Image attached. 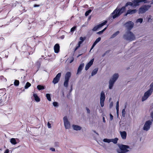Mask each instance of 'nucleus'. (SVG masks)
I'll use <instances>...</instances> for the list:
<instances>
[{
  "instance_id": "obj_1",
  "label": "nucleus",
  "mask_w": 153,
  "mask_h": 153,
  "mask_svg": "<svg viewBox=\"0 0 153 153\" xmlns=\"http://www.w3.org/2000/svg\"><path fill=\"white\" fill-rule=\"evenodd\" d=\"M118 7L119 6H118L117 8L111 13L110 16L108 18L109 19H110L112 18L113 19H114L119 16L126 10V7L125 6L120 8H118Z\"/></svg>"
},
{
  "instance_id": "obj_2",
  "label": "nucleus",
  "mask_w": 153,
  "mask_h": 153,
  "mask_svg": "<svg viewBox=\"0 0 153 153\" xmlns=\"http://www.w3.org/2000/svg\"><path fill=\"white\" fill-rule=\"evenodd\" d=\"M118 7L119 6H118L117 8L111 13L110 16L108 18L109 19H110L112 18L113 19H114L119 16L126 10V7L125 6L120 8H118Z\"/></svg>"
},
{
  "instance_id": "obj_3",
  "label": "nucleus",
  "mask_w": 153,
  "mask_h": 153,
  "mask_svg": "<svg viewBox=\"0 0 153 153\" xmlns=\"http://www.w3.org/2000/svg\"><path fill=\"white\" fill-rule=\"evenodd\" d=\"M123 38L125 40L129 41H132L135 39L134 35L130 31H126L123 36Z\"/></svg>"
},
{
  "instance_id": "obj_4",
  "label": "nucleus",
  "mask_w": 153,
  "mask_h": 153,
  "mask_svg": "<svg viewBox=\"0 0 153 153\" xmlns=\"http://www.w3.org/2000/svg\"><path fill=\"white\" fill-rule=\"evenodd\" d=\"M119 147V149L117 151L118 153H126L129 151L128 149H131L128 145L121 144Z\"/></svg>"
},
{
  "instance_id": "obj_5",
  "label": "nucleus",
  "mask_w": 153,
  "mask_h": 153,
  "mask_svg": "<svg viewBox=\"0 0 153 153\" xmlns=\"http://www.w3.org/2000/svg\"><path fill=\"white\" fill-rule=\"evenodd\" d=\"M119 77V75L117 74H115L112 76V78L110 79L109 82V88L111 89L113 86L114 84L117 79Z\"/></svg>"
},
{
  "instance_id": "obj_6",
  "label": "nucleus",
  "mask_w": 153,
  "mask_h": 153,
  "mask_svg": "<svg viewBox=\"0 0 153 153\" xmlns=\"http://www.w3.org/2000/svg\"><path fill=\"white\" fill-rule=\"evenodd\" d=\"M151 7V6L149 5H144L142 6L139 9L138 13L139 14H142L145 13Z\"/></svg>"
},
{
  "instance_id": "obj_7",
  "label": "nucleus",
  "mask_w": 153,
  "mask_h": 153,
  "mask_svg": "<svg viewBox=\"0 0 153 153\" xmlns=\"http://www.w3.org/2000/svg\"><path fill=\"white\" fill-rule=\"evenodd\" d=\"M152 120L146 121L143 127V130L145 131H148L150 128V126L152 124Z\"/></svg>"
},
{
  "instance_id": "obj_8",
  "label": "nucleus",
  "mask_w": 153,
  "mask_h": 153,
  "mask_svg": "<svg viewBox=\"0 0 153 153\" xmlns=\"http://www.w3.org/2000/svg\"><path fill=\"white\" fill-rule=\"evenodd\" d=\"M134 25L133 22L128 21L124 24V26L128 31H130L134 27Z\"/></svg>"
},
{
  "instance_id": "obj_9",
  "label": "nucleus",
  "mask_w": 153,
  "mask_h": 153,
  "mask_svg": "<svg viewBox=\"0 0 153 153\" xmlns=\"http://www.w3.org/2000/svg\"><path fill=\"white\" fill-rule=\"evenodd\" d=\"M107 23V20H105L102 23L100 24L94 26L92 29V30L93 31H96L98 29L102 27Z\"/></svg>"
},
{
  "instance_id": "obj_10",
  "label": "nucleus",
  "mask_w": 153,
  "mask_h": 153,
  "mask_svg": "<svg viewBox=\"0 0 153 153\" xmlns=\"http://www.w3.org/2000/svg\"><path fill=\"white\" fill-rule=\"evenodd\" d=\"M105 99V93L103 91H101L100 94V104L102 107L104 106V102Z\"/></svg>"
},
{
  "instance_id": "obj_11",
  "label": "nucleus",
  "mask_w": 153,
  "mask_h": 153,
  "mask_svg": "<svg viewBox=\"0 0 153 153\" xmlns=\"http://www.w3.org/2000/svg\"><path fill=\"white\" fill-rule=\"evenodd\" d=\"M152 93V92L149 90L145 92L142 98V101H144L146 100L151 95Z\"/></svg>"
},
{
  "instance_id": "obj_12",
  "label": "nucleus",
  "mask_w": 153,
  "mask_h": 153,
  "mask_svg": "<svg viewBox=\"0 0 153 153\" xmlns=\"http://www.w3.org/2000/svg\"><path fill=\"white\" fill-rule=\"evenodd\" d=\"M147 0H133L132 2L134 4V5L137 6L139 5V3L140 2H144L145 3H149L150 2L149 1H147Z\"/></svg>"
},
{
  "instance_id": "obj_13",
  "label": "nucleus",
  "mask_w": 153,
  "mask_h": 153,
  "mask_svg": "<svg viewBox=\"0 0 153 153\" xmlns=\"http://www.w3.org/2000/svg\"><path fill=\"white\" fill-rule=\"evenodd\" d=\"M61 76V73H58L56 77L53 79L52 82L54 84H56L57 83L59 80Z\"/></svg>"
},
{
  "instance_id": "obj_14",
  "label": "nucleus",
  "mask_w": 153,
  "mask_h": 153,
  "mask_svg": "<svg viewBox=\"0 0 153 153\" xmlns=\"http://www.w3.org/2000/svg\"><path fill=\"white\" fill-rule=\"evenodd\" d=\"M94 61V59H93L91 60L86 65L85 67V70H87L93 64V62Z\"/></svg>"
},
{
  "instance_id": "obj_15",
  "label": "nucleus",
  "mask_w": 153,
  "mask_h": 153,
  "mask_svg": "<svg viewBox=\"0 0 153 153\" xmlns=\"http://www.w3.org/2000/svg\"><path fill=\"white\" fill-rule=\"evenodd\" d=\"M59 1V0H47V3L48 4H57Z\"/></svg>"
},
{
  "instance_id": "obj_16",
  "label": "nucleus",
  "mask_w": 153,
  "mask_h": 153,
  "mask_svg": "<svg viewBox=\"0 0 153 153\" xmlns=\"http://www.w3.org/2000/svg\"><path fill=\"white\" fill-rule=\"evenodd\" d=\"M60 47L58 44H56L54 47V49L55 53H58L59 51Z\"/></svg>"
},
{
  "instance_id": "obj_17",
  "label": "nucleus",
  "mask_w": 153,
  "mask_h": 153,
  "mask_svg": "<svg viewBox=\"0 0 153 153\" xmlns=\"http://www.w3.org/2000/svg\"><path fill=\"white\" fill-rule=\"evenodd\" d=\"M72 127L74 130L76 131H79L82 129V127L81 126L74 124L72 125Z\"/></svg>"
},
{
  "instance_id": "obj_18",
  "label": "nucleus",
  "mask_w": 153,
  "mask_h": 153,
  "mask_svg": "<svg viewBox=\"0 0 153 153\" xmlns=\"http://www.w3.org/2000/svg\"><path fill=\"white\" fill-rule=\"evenodd\" d=\"M84 63H82L79 65L77 70V74H78L81 72L84 67Z\"/></svg>"
},
{
  "instance_id": "obj_19",
  "label": "nucleus",
  "mask_w": 153,
  "mask_h": 153,
  "mask_svg": "<svg viewBox=\"0 0 153 153\" xmlns=\"http://www.w3.org/2000/svg\"><path fill=\"white\" fill-rule=\"evenodd\" d=\"M120 134L123 139H125L126 138L127 134L126 131H120Z\"/></svg>"
},
{
  "instance_id": "obj_20",
  "label": "nucleus",
  "mask_w": 153,
  "mask_h": 153,
  "mask_svg": "<svg viewBox=\"0 0 153 153\" xmlns=\"http://www.w3.org/2000/svg\"><path fill=\"white\" fill-rule=\"evenodd\" d=\"M128 14H132L135 13L137 11V10L136 9L128 10H127Z\"/></svg>"
},
{
  "instance_id": "obj_21",
  "label": "nucleus",
  "mask_w": 153,
  "mask_h": 153,
  "mask_svg": "<svg viewBox=\"0 0 153 153\" xmlns=\"http://www.w3.org/2000/svg\"><path fill=\"white\" fill-rule=\"evenodd\" d=\"M33 96L34 97L35 100L37 102H39L40 101V99L39 98L37 95L35 94H34L33 95Z\"/></svg>"
},
{
  "instance_id": "obj_22",
  "label": "nucleus",
  "mask_w": 153,
  "mask_h": 153,
  "mask_svg": "<svg viewBox=\"0 0 153 153\" xmlns=\"http://www.w3.org/2000/svg\"><path fill=\"white\" fill-rule=\"evenodd\" d=\"M64 125L66 129H67V117L65 116L63 118Z\"/></svg>"
},
{
  "instance_id": "obj_23",
  "label": "nucleus",
  "mask_w": 153,
  "mask_h": 153,
  "mask_svg": "<svg viewBox=\"0 0 153 153\" xmlns=\"http://www.w3.org/2000/svg\"><path fill=\"white\" fill-rule=\"evenodd\" d=\"M98 71V68H95L92 72L91 76H92L95 75L97 73Z\"/></svg>"
},
{
  "instance_id": "obj_24",
  "label": "nucleus",
  "mask_w": 153,
  "mask_h": 153,
  "mask_svg": "<svg viewBox=\"0 0 153 153\" xmlns=\"http://www.w3.org/2000/svg\"><path fill=\"white\" fill-rule=\"evenodd\" d=\"M134 3L133 2V3L130 2H128L125 4V6H124L126 7H127L128 5L131 6L133 7L134 6H135L134 5Z\"/></svg>"
},
{
  "instance_id": "obj_25",
  "label": "nucleus",
  "mask_w": 153,
  "mask_h": 153,
  "mask_svg": "<svg viewBox=\"0 0 153 153\" xmlns=\"http://www.w3.org/2000/svg\"><path fill=\"white\" fill-rule=\"evenodd\" d=\"M37 88L38 90H40L45 89V86L41 85H37Z\"/></svg>"
},
{
  "instance_id": "obj_26",
  "label": "nucleus",
  "mask_w": 153,
  "mask_h": 153,
  "mask_svg": "<svg viewBox=\"0 0 153 153\" xmlns=\"http://www.w3.org/2000/svg\"><path fill=\"white\" fill-rule=\"evenodd\" d=\"M42 58H40L38 60L36 63V65H37L39 67L41 65V62H42Z\"/></svg>"
},
{
  "instance_id": "obj_27",
  "label": "nucleus",
  "mask_w": 153,
  "mask_h": 153,
  "mask_svg": "<svg viewBox=\"0 0 153 153\" xmlns=\"http://www.w3.org/2000/svg\"><path fill=\"white\" fill-rule=\"evenodd\" d=\"M64 86L66 87H67V73L65 74Z\"/></svg>"
},
{
  "instance_id": "obj_28",
  "label": "nucleus",
  "mask_w": 153,
  "mask_h": 153,
  "mask_svg": "<svg viewBox=\"0 0 153 153\" xmlns=\"http://www.w3.org/2000/svg\"><path fill=\"white\" fill-rule=\"evenodd\" d=\"M10 142L11 143L14 145L16 144L17 142L15 138H12L10 139Z\"/></svg>"
},
{
  "instance_id": "obj_29",
  "label": "nucleus",
  "mask_w": 153,
  "mask_h": 153,
  "mask_svg": "<svg viewBox=\"0 0 153 153\" xmlns=\"http://www.w3.org/2000/svg\"><path fill=\"white\" fill-rule=\"evenodd\" d=\"M120 33L119 31H117L111 35V38H114L116 37Z\"/></svg>"
},
{
  "instance_id": "obj_30",
  "label": "nucleus",
  "mask_w": 153,
  "mask_h": 153,
  "mask_svg": "<svg viewBox=\"0 0 153 153\" xmlns=\"http://www.w3.org/2000/svg\"><path fill=\"white\" fill-rule=\"evenodd\" d=\"M118 139L116 138L114 139H111V142H112L114 144H116L117 142Z\"/></svg>"
},
{
  "instance_id": "obj_31",
  "label": "nucleus",
  "mask_w": 153,
  "mask_h": 153,
  "mask_svg": "<svg viewBox=\"0 0 153 153\" xmlns=\"http://www.w3.org/2000/svg\"><path fill=\"white\" fill-rule=\"evenodd\" d=\"M46 97H47L48 100L50 101H51V95L49 94H47L46 95Z\"/></svg>"
},
{
  "instance_id": "obj_32",
  "label": "nucleus",
  "mask_w": 153,
  "mask_h": 153,
  "mask_svg": "<svg viewBox=\"0 0 153 153\" xmlns=\"http://www.w3.org/2000/svg\"><path fill=\"white\" fill-rule=\"evenodd\" d=\"M31 85L30 83L28 82H27L26 83L25 86V88L26 89H27L29 87H30L31 86Z\"/></svg>"
},
{
  "instance_id": "obj_33",
  "label": "nucleus",
  "mask_w": 153,
  "mask_h": 153,
  "mask_svg": "<svg viewBox=\"0 0 153 153\" xmlns=\"http://www.w3.org/2000/svg\"><path fill=\"white\" fill-rule=\"evenodd\" d=\"M153 92V82L149 86V90Z\"/></svg>"
},
{
  "instance_id": "obj_34",
  "label": "nucleus",
  "mask_w": 153,
  "mask_h": 153,
  "mask_svg": "<svg viewBox=\"0 0 153 153\" xmlns=\"http://www.w3.org/2000/svg\"><path fill=\"white\" fill-rule=\"evenodd\" d=\"M91 11L92 10L91 9L88 10L85 12V16H88L89 15V14L91 13Z\"/></svg>"
},
{
  "instance_id": "obj_35",
  "label": "nucleus",
  "mask_w": 153,
  "mask_h": 153,
  "mask_svg": "<svg viewBox=\"0 0 153 153\" xmlns=\"http://www.w3.org/2000/svg\"><path fill=\"white\" fill-rule=\"evenodd\" d=\"M103 141L106 143H109L111 142V139L105 138L103 140Z\"/></svg>"
},
{
  "instance_id": "obj_36",
  "label": "nucleus",
  "mask_w": 153,
  "mask_h": 153,
  "mask_svg": "<svg viewBox=\"0 0 153 153\" xmlns=\"http://www.w3.org/2000/svg\"><path fill=\"white\" fill-rule=\"evenodd\" d=\"M76 26H74L72 27L71 29V32L72 33H73L74 31L76 29Z\"/></svg>"
},
{
  "instance_id": "obj_37",
  "label": "nucleus",
  "mask_w": 153,
  "mask_h": 153,
  "mask_svg": "<svg viewBox=\"0 0 153 153\" xmlns=\"http://www.w3.org/2000/svg\"><path fill=\"white\" fill-rule=\"evenodd\" d=\"M119 101H118L116 103V109L117 110V114L118 113V112L119 111Z\"/></svg>"
},
{
  "instance_id": "obj_38",
  "label": "nucleus",
  "mask_w": 153,
  "mask_h": 153,
  "mask_svg": "<svg viewBox=\"0 0 153 153\" xmlns=\"http://www.w3.org/2000/svg\"><path fill=\"white\" fill-rule=\"evenodd\" d=\"M19 83V81L18 80H15L14 82V85L16 86H18Z\"/></svg>"
},
{
  "instance_id": "obj_39",
  "label": "nucleus",
  "mask_w": 153,
  "mask_h": 153,
  "mask_svg": "<svg viewBox=\"0 0 153 153\" xmlns=\"http://www.w3.org/2000/svg\"><path fill=\"white\" fill-rule=\"evenodd\" d=\"M101 38L100 37H99L94 42L97 44L98 42H99L101 40Z\"/></svg>"
},
{
  "instance_id": "obj_40",
  "label": "nucleus",
  "mask_w": 153,
  "mask_h": 153,
  "mask_svg": "<svg viewBox=\"0 0 153 153\" xmlns=\"http://www.w3.org/2000/svg\"><path fill=\"white\" fill-rule=\"evenodd\" d=\"M143 21V19L142 18H139L138 19L137 21L136 22H140V23H142Z\"/></svg>"
},
{
  "instance_id": "obj_41",
  "label": "nucleus",
  "mask_w": 153,
  "mask_h": 153,
  "mask_svg": "<svg viewBox=\"0 0 153 153\" xmlns=\"http://www.w3.org/2000/svg\"><path fill=\"white\" fill-rule=\"evenodd\" d=\"M0 79H1L4 81H6L7 80L6 78H4L3 76H0Z\"/></svg>"
},
{
  "instance_id": "obj_42",
  "label": "nucleus",
  "mask_w": 153,
  "mask_h": 153,
  "mask_svg": "<svg viewBox=\"0 0 153 153\" xmlns=\"http://www.w3.org/2000/svg\"><path fill=\"white\" fill-rule=\"evenodd\" d=\"M71 76V73L70 72H68V81Z\"/></svg>"
},
{
  "instance_id": "obj_43",
  "label": "nucleus",
  "mask_w": 153,
  "mask_h": 153,
  "mask_svg": "<svg viewBox=\"0 0 153 153\" xmlns=\"http://www.w3.org/2000/svg\"><path fill=\"white\" fill-rule=\"evenodd\" d=\"M126 113L125 108H124L123 109L122 111V116L123 117H125Z\"/></svg>"
},
{
  "instance_id": "obj_44",
  "label": "nucleus",
  "mask_w": 153,
  "mask_h": 153,
  "mask_svg": "<svg viewBox=\"0 0 153 153\" xmlns=\"http://www.w3.org/2000/svg\"><path fill=\"white\" fill-rule=\"evenodd\" d=\"M53 105L55 107H58V103L56 102H53Z\"/></svg>"
},
{
  "instance_id": "obj_45",
  "label": "nucleus",
  "mask_w": 153,
  "mask_h": 153,
  "mask_svg": "<svg viewBox=\"0 0 153 153\" xmlns=\"http://www.w3.org/2000/svg\"><path fill=\"white\" fill-rule=\"evenodd\" d=\"M59 143L58 142H55L54 143V146L55 147H58L59 146Z\"/></svg>"
},
{
  "instance_id": "obj_46",
  "label": "nucleus",
  "mask_w": 153,
  "mask_h": 153,
  "mask_svg": "<svg viewBox=\"0 0 153 153\" xmlns=\"http://www.w3.org/2000/svg\"><path fill=\"white\" fill-rule=\"evenodd\" d=\"M86 37H80L79 39L81 40V42H83L86 39Z\"/></svg>"
},
{
  "instance_id": "obj_47",
  "label": "nucleus",
  "mask_w": 153,
  "mask_h": 153,
  "mask_svg": "<svg viewBox=\"0 0 153 153\" xmlns=\"http://www.w3.org/2000/svg\"><path fill=\"white\" fill-rule=\"evenodd\" d=\"M80 45L78 43V45L74 49V51H76L80 47Z\"/></svg>"
},
{
  "instance_id": "obj_48",
  "label": "nucleus",
  "mask_w": 153,
  "mask_h": 153,
  "mask_svg": "<svg viewBox=\"0 0 153 153\" xmlns=\"http://www.w3.org/2000/svg\"><path fill=\"white\" fill-rule=\"evenodd\" d=\"M110 119L111 120H113V116L111 114H110Z\"/></svg>"
},
{
  "instance_id": "obj_49",
  "label": "nucleus",
  "mask_w": 153,
  "mask_h": 153,
  "mask_svg": "<svg viewBox=\"0 0 153 153\" xmlns=\"http://www.w3.org/2000/svg\"><path fill=\"white\" fill-rule=\"evenodd\" d=\"M86 109L87 111V113L89 114L90 113V111L89 109L87 107H86Z\"/></svg>"
},
{
  "instance_id": "obj_50",
  "label": "nucleus",
  "mask_w": 153,
  "mask_h": 153,
  "mask_svg": "<svg viewBox=\"0 0 153 153\" xmlns=\"http://www.w3.org/2000/svg\"><path fill=\"white\" fill-rule=\"evenodd\" d=\"M47 126H48V127L49 128H51V124L49 123V122H48V123Z\"/></svg>"
},
{
  "instance_id": "obj_51",
  "label": "nucleus",
  "mask_w": 153,
  "mask_h": 153,
  "mask_svg": "<svg viewBox=\"0 0 153 153\" xmlns=\"http://www.w3.org/2000/svg\"><path fill=\"white\" fill-rule=\"evenodd\" d=\"M103 33V32L102 30L101 31H100L98 32H97V33L98 34H102Z\"/></svg>"
},
{
  "instance_id": "obj_52",
  "label": "nucleus",
  "mask_w": 153,
  "mask_h": 153,
  "mask_svg": "<svg viewBox=\"0 0 153 153\" xmlns=\"http://www.w3.org/2000/svg\"><path fill=\"white\" fill-rule=\"evenodd\" d=\"M50 149L51 151L53 152H54L55 151V149L53 148H51Z\"/></svg>"
},
{
  "instance_id": "obj_53",
  "label": "nucleus",
  "mask_w": 153,
  "mask_h": 153,
  "mask_svg": "<svg viewBox=\"0 0 153 153\" xmlns=\"http://www.w3.org/2000/svg\"><path fill=\"white\" fill-rule=\"evenodd\" d=\"M74 60V57H72L71 58V60H70V61L69 62L70 63H72L73 61Z\"/></svg>"
},
{
  "instance_id": "obj_54",
  "label": "nucleus",
  "mask_w": 153,
  "mask_h": 153,
  "mask_svg": "<svg viewBox=\"0 0 153 153\" xmlns=\"http://www.w3.org/2000/svg\"><path fill=\"white\" fill-rule=\"evenodd\" d=\"M108 27V26H107L106 27H105L103 29L102 31L103 32L107 28V27Z\"/></svg>"
},
{
  "instance_id": "obj_55",
  "label": "nucleus",
  "mask_w": 153,
  "mask_h": 153,
  "mask_svg": "<svg viewBox=\"0 0 153 153\" xmlns=\"http://www.w3.org/2000/svg\"><path fill=\"white\" fill-rule=\"evenodd\" d=\"M108 27V26H107L106 27H105L103 29L102 31L103 32L107 28V27Z\"/></svg>"
},
{
  "instance_id": "obj_56",
  "label": "nucleus",
  "mask_w": 153,
  "mask_h": 153,
  "mask_svg": "<svg viewBox=\"0 0 153 153\" xmlns=\"http://www.w3.org/2000/svg\"><path fill=\"white\" fill-rule=\"evenodd\" d=\"M9 150L8 149H7L4 152V153H9Z\"/></svg>"
},
{
  "instance_id": "obj_57",
  "label": "nucleus",
  "mask_w": 153,
  "mask_h": 153,
  "mask_svg": "<svg viewBox=\"0 0 153 153\" xmlns=\"http://www.w3.org/2000/svg\"><path fill=\"white\" fill-rule=\"evenodd\" d=\"M33 6H34V7H38L39 6V5H37V4H35Z\"/></svg>"
},
{
  "instance_id": "obj_58",
  "label": "nucleus",
  "mask_w": 153,
  "mask_h": 153,
  "mask_svg": "<svg viewBox=\"0 0 153 153\" xmlns=\"http://www.w3.org/2000/svg\"><path fill=\"white\" fill-rule=\"evenodd\" d=\"M151 117L153 119V112L151 113Z\"/></svg>"
},
{
  "instance_id": "obj_59",
  "label": "nucleus",
  "mask_w": 153,
  "mask_h": 153,
  "mask_svg": "<svg viewBox=\"0 0 153 153\" xmlns=\"http://www.w3.org/2000/svg\"><path fill=\"white\" fill-rule=\"evenodd\" d=\"M110 50H108V51H105V53L106 54L107 53H109L110 51Z\"/></svg>"
},
{
  "instance_id": "obj_60",
  "label": "nucleus",
  "mask_w": 153,
  "mask_h": 153,
  "mask_svg": "<svg viewBox=\"0 0 153 153\" xmlns=\"http://www.w3.org/2000/svg\"><path fill=\"white\" fill-rule=\"evenodd\" d=\"M97 44L95 43V42H94L92 46L93 47H94Z\"/></svg>"
},
{
  "instance_id": "obj_61",
  "label": "nucleus",
  "mask_w": 153,
  "mask_h": 153,
  "mask_svg": "<svg viewBox=\"0 0 153 153\" xmlns=\"http://www.w3.org/2000/svg\"><path fill=\"white\" fill-rule=\"evenodd\" d=\"M128 14V11H127V12L126 13H125V14L124 16H126Z\"/></svg>"
},
{
  "instance_id": "obj_62",
  "label": "nucleus",
  "mask_w": 153,
  "mask_h": 153,
  "mask_svg": "<svg viewBox=\"0 0 153 153\" xmlns=\"http://www.w3.org/2000/svg\"><path fill=\"white\" fill-rule=\"evenodd\" d=\"M103 122L104 123H105V121L104 117H103Z\"/></svg>"
},
{
  "instance_id": "obj_63",
  "label": "nucleus",
  "mask_w": 153,
  "mask_h": 153,
  "mask_svg": "<svg viewBox=\"0 0 153 153\" xmlns=\"http://www.w3.org/2000/svg\"><path fill=\"white\" fill-rule=\"evenodd\" d=\"M72 86L71 85V89H70V92L69 93V94H70V92H71L72 91Z\"/></svg>"
},
{
  "instance_id": "obj_64",
  "label": "nucleus",
  "mask_w": 153,
  "mask_h": 153,
  "mask_svg": "<svg viewBox=\"0 0 153 153\" xmlns=\"http://www.w3.org/2000/svg\"><path fill=\"white\" fill-rule=\"evenodd\" d=\"M82 42H82L81 41H79V42L78 43L79 44L81 45Z\"/></svg>"
}]
</instances>
